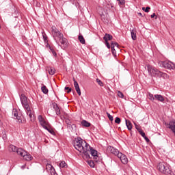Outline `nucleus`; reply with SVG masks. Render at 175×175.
<instances>
[{
  "label": "nucleus",
  "instance_id": "2eb2a0df",
  "mask_svg": "<svg viewBox=\"0 0 175 175\" xmlns=\"http://www.w3.org/2000/svg\"><path fill=\"white\" fill-rule=\"evenodd\" d=\"M12 116L16 120H18V122H23V120H21V117L18 116V112H17V109H13L12 110Z\"/></svg>",
  "mask_w": 175,
  "mask_h": 175
},
{
  "label": "nucleus",
  "instance_id": "b1692460",
  "mask_svg": "<svg viewBox=\"0 0 175 175\" xmlns=\"http://www.w3.org/2000/svg\"><path fill=\"white\" fill-rule=\"evenodd\" d=\"M126 126H127V129L129 131H132V122L131 121L126 120Z\"/></svg>",
  "mask_w": 175,
  "mask_h": 175
},
{
  "label": "nucleus",
  "instance_id": "6e6d98bb",
  "mask_svg": "<svg viewBox=\"0 0 175 175\" xmlns=\"http://www.w3.org/2000/svg\"><path fill=\"white\" fill-rule=\"evenodd\" d=\"M18 24V21H16V25H17Z\"/></svg>",
  "mask_w": 175,
  "mask_h": 175
},
{
  "label": "nucleus",
  "instance_id": "aec40b11",
  "mask_svg": "<svg viewBox=\"0 0 175 175\" xmlns=\"http://www.w3.org/2000/svg\"><path fill=\"white\" fill-rule=\"evenodd\" d=\"M81 125L85 128H89V126H91V123L87 122V120H83L81 121Z\"/></svg>",
  "mask_w": 175,
  "mask_h": 175
},
{
  "label": "nucleus",
  "instance_id": "bb28decb",
  "mask_svg": "<svg viewBox=\"0 0 175 175\" xmlns=\"http://www.w3.org/2000/svg\"><path fill=\"white\" fill-rule=\"evenodd\" d=\"M64 120H65L66 124H67L69 128H70V124H72V120H70V119H69L68 118L64 117Z\"/></svg>",
  "mask_w": 175,
  "mask_h": 175
},
{
  "label": "nucleus",
  "instance_id": "79ce46f5",
  "mask_svg": "<svg viewBox=\"0 0 175 175\" xmlns=\"http://www.w3.org/2000/svg\"><path fill=\"white\" fill-rule=\"evenodd\" d=\"M96 81H97L98 85H100V87H103V83L102 82V81H100V79H97Z\"/></svg>",
  "mask_w": 175,
  "mask_h": 175
},
{
  "label": "nucleus",
  "instance_id": "6e6552de",
  "mask_svg": "<svg viewBox=\"0 0 175 175\" xmlns=\"http://www.w3.org/2000/svg\"><path fill=\"white\" fill-rule=\"evenodd\" d=\"M38 120L41 125V126H42V128H44V129H47V126H50V123L46 121L44 118H43V116H42V115H39L38 117Z\"/></svg>",
  "mask_w": 175,
  "mask_h": 175
},
{
  "label": "nucleus",
  "instance_id": "49530a36",
  "mask_svg": "<svg viewBox=\"0 0 175 175\" xmlns=\"http://www.w3.org/2000/svg\"><path fill=\"white\" fill-rule=\"evenodd\" d=\"M105 44L107 49H110L111 47V46H110V43H109V41H105Z\"/></svg>",
  "mask_w": 175,
  "mask_h": 175
},
{
  "label": "nucleus",
  "instance_id": "4be33fe9",
  "mask_svg": "<svg viewBox=\"0 0 175 175\" xmlns=\"http://www.w3.org/2000/svg\"><path fill=\"white\" fill-rule=\"evenodd\" d=\"M46 70L49 72V75H51V76L55 74V68L53 67L48 68Z\"/></svg>",
  "mask_w": 175,
  "mask_h": 175
},
{
  "label": "nucleus",
  "instance_id": "c9c22d12",
  "mask_svg": "<svg viewBox=\"0 0 175 175\" xmlns=\"http://www.w3.org/2000/svg\"><path fill=\"white\" fill-rule=\"evenodd\" d=\"M59 167H66V163L65 161H62L59 163Z\"/></svg>",
  "mask_w": 175,
  "mask_h": 175
},
{
  "label": "nucleus",
  "instance_id": "f3484780",
  "mask_svg": "<svg viewBox=\"0 0 175 175\" xmlns=\"http://www.w3.org/2000/svg\"><path fill=\"white\" fill-rule=\"evenodd\" d=\"M154 99L158 100L159 102H165V98L161 94H155Z\"/></svg>",
  "mask_w": 175,
  "mask_h": 175
},
{
  "label": "nucleus",
  "instance_id": "1a4fd4ad",
  "mask_svg": "<svg viewBox=\"0 0 175 175\" xmlns=\"http://www.w3.org/2000/svg\"><path fill=\"white\" fill-rule=\"evenodd\" d=\"M46 170L48 173H50L51 175H55V169L51 165V164L47 163L46 165Z\"/></svg>",
  "mask_w": 175,
  "mask_h": 175
},
{
  "label": "nucleus",
  "instance_id": "58836bf2",
  "mask_svg": "<svg viewBox=\"0 0 175 175\" xmlns=\"http://www.w3.org/2000/svg\"><path fill=\"white\" fill-rule=\"evenodd\" d=\"M139 133L141 135V136H142V137H145L146 133L143 132V130L139 129Z\"/></svg>",
  "mask_w": 175,
  "mask_h": 175
},
{
  "label": "nucleus",
  "instance_id": "f8f14e48",
  "mask_svg": "<svg viewBox=\"0 0 175 175\" xmlns=\"http://www.w3.org/2000/svg\"><path fill=\"white\" fill-rule=\"evenodd\" d=\"M74 81V87L78 94V95L80 96L81 95V91L80 90V86H79V83L77 82L76 79H72Z\"/></svg>",
  "mask_w": 175,
  "mask_h": 175
},
{
  "label": "nucleus",
  "instance_id": "412c9836",
  "mask_svg": "<svg viewBox=\"0 0 175 175\" xmlns=\"http://www.w3.org/2000/svg\"><path fill=\"white\" fill-rule=\"evenodd\" d=\"M25 161H32V156H31L30 154H28V152H26V154L23 157Z\"/></svg>",
  "mask_w": 175,
  "mask_h": 175
},
{
  "label": "nucleus",
  "instance_id": "423d86ee",
  "mask_svg": "<svg viewBox=\"0 0 175 175\" xmlns=\"http://www.w3.org/2000/svg\"><path fill=\"white\" fill-rule=\"evenodd\" d=\"M158 65L160 66V68H165V69H169L170 70H174L175 69V65L174 63L170 62V61H161L159 60L158 62Z\"/></svg>",
  "mask_w": 175,
  "mask_h": 175
},
{
  "label": "nucleus",
  "instance_id": "2f4dec72",
  "mask_svg": "<svg viewBox=\"0 0 175 175\" xmlns=\"http://www.w3.org/2000/svg\"><path fill=\"white\" fill-rule=\"evenodd\" d=\"M12 16L15 18H18V17L20 16V14H18V10H15L14 12L12 14Z\"/></svg>",
  "mask_w": 175,
  "mask_h": 175
},
{
  "label": "nucleus",
  "instance_id": "864d4df0",
  "mask_svg": "<svg viewBox=\"0 0 175 175\" xmlns=\"http://www.w3.org/2000/svg\"><path fill=\"white\" fill-rule=\"evenodd\" d=\"M3 139L4 140H5V139H6V135H3Z\"/></svg>",
  "mask_w": 175,
  "mask_h": 175
},
{
  "label": "nucleus",
  "instance_id": "4c0bfd02",
  "mask_svg": "<svg viewBox=\"0 0 175 175\" xmlns=\"http://www.w3.org/2000/svg\"><path fill=\"white\" fill-rule=\"evenodd\" d=\"M116 124H121V118L116 117L115 119Z\"/></svg>",
  "mask_w": 175,
  "mask_h": 175
},
{
  "label": "nucleus",
  "instance_id": "603ef678",
  "mask_svg": "<svg viewBox=\"0 0 175 175\" xmlns=\"http://www.w3.org/2000/svg\"><path fill=\"white\" fill-rule=\"evenodd\" d=\"M138 15H139V16H141V17H143V14H142L141 12H139V13H138Z\"/></svg>",
  "mask_w": 175,
  "mask_h": 175
},
{
  "label": "nucleus",
  "instance_id": "c756f323",
  "mask_svg": "<svg viewBox=\"0 0 175 175\" xmlns=\"http://www.w3.org/2000/svg\"><path fill=\"white\" fill-rule=\"evenodd\" d=\"M87 162L89 166H90V167H95V163L94 162V161L88 160Z\"/></svg>",
  "mask_w": 175,
  "mask_h": 175
},
{
  "label": "nucleus",
  "instance_id": "f257e3e1",
  "mask_svg": "<svg viewBox=\"0 0 175 175\" xmlns=\"http://www.w3.org/2000/svg\"><path fill=\"white\" fill-rule=\"evenodd\" d=\"M74 147L75 150H77L79 152H83V154H87V152L90 150V144L80 137L75 140Z\"/></svg>",
  "mask_w": 175,
  "mask_h": 175
},
{
  "label": "nucleus",
  "instance_id": "5fc2aeb1",
  "mask_svg": "<svg viewBox=\"0 0 175 175\" xmlns=\"http://www.w3.org/2000/svg\"><path fill=\"white\" fill-rule=\"evenodd\" d=\"M22 169H25V165L22 166Z\"/></svg>",
  "mask_w": 175,
  "mask_h": 175
},
{
  "label": "nucleus",
  "instance_id": "c03bdc74",
  "mask_svg": "<svg viewBox=\"0 0 175 175\" xmlns=\"http://www.w3.org/2000/svg\"><path fill=\"white\" fill-rule=\"evenodd\" d=\"M51 51L54 57H57V53L55 52V51H54V49H51Z\"/></svg>",
  "mask_w": 175,
  "mask_h": 175
},
{
  "label": "nucleus",
  "instance_id": "dca6fc26",
  "mask_svg": "<svg viewBox=\"0 0 175 175\" xmlns=\"http://www.w3.org/2000/svg\"><path fill=\"white\" fill-rule=\"evenodd\" d=\"M16 153L18 154V155H20L21 157H25V154H27V152L24 150H23V148H18L16 150Z\"/></svg>",
  "mask_w": 175,
  "mask_h": 175
},
{
  "label": "nucleus",
  "instance_id": "cd10ccee",
  "mask_svg": "<svg viewBox=\"0 0 175 175\" xmlns=\"http://www.w3.org/2000/svg\"><path fill=\"white\" fill-rule=\"evenodd\" d=\"M79 40L82 44H85V40L83 36H79Z\"/></svg>",
  "mask_w": 175,
  "mask_h": 175
},
{
  "label": "nucleus",
  "instance_id": "20e7f679",
  "mask_svg": "<svg viewBox=\"0 0 175 175\" xmlns=\"http://www.w3.org/2000/svg\"><path fill=\"white\" fill-rule=\"evenodd\" d=\"M157 170L163 174H172V170H170V166L169 164L165 162H160L157 165Z\"/></svg>",
  "mask_w": 175,
  "mask_h": 175
},
{
  "label": "nucleus",
  "instance_id": "9d476101",
  "mask_svg": "<svg viewBox=\"0 0 175 175\" xmlns=\"http://www.w3.org/2000/svg\"><path fill=\"white\" fill-rule=\"evenodd\" d=\"M107 151H109L110 153L113 154V155H117V157H118V154H121V152H120V151L117 148L113 146H108Z\"/></svg>",
  "mask_w": 175,
  "mask_h": 175
},
{
  "label": "nucleus",
  "instance_id": "a211bd4d",
  "mask_svg": "<svg viewBox=\"0 0 175 175\" xmlns=\"http://www.w3.org/2000/svg\"><path fill=\"white\" fill-rule=\"evenodd\" d=\"M105 42H109V40H113V36L106 33L105 36L103 37Z\"/></svg>",
  "mask_w": 175,
  "mask_h": 175
},
{
  "label": "nucleus",
  "instance_id": "ea45409f",
  "mask_svg": "<svg viewBox=\"0 0 175 175\" xmlns=\"http://www.w3.org/2000/svg\"><path fill=\"white\" fill-rule=\"evenodd\" d=\"M151 9V8L150 7H146V8H143L142 10H144V12H146V13H148V12H150V10Z\"/></svg>",
  "mask_w": 175,
  "mask_h": 175
},
{
  "label": "nucleus",
  "instance_id": "393cba45",
  "mask_svg": "<svg viewBox=\"0 0 175 175\" xmlns=\"http://www.w3.org/2000/svg\"><path fill=\"white\" fill-rule=\"evenodd\" d=\"M17 149V147H16L14 145H10L9 146V151H12V152H16Z\"/></svg>",
  "mask_w": 175,
  "mask_h": 175
},
{
  "label": "nucleus",
  "instance_id": "f03ea898",
  "mask_svg": "<svg viewBox=\"0 0 175 175\" xmlns=\"http://www.w3.org/2000/svg\"><path fill=\"white\" fill-rule=\"evenodd\" d=\"M52 29V35L57 43V44H59L58 43V41H57V38H58L59 42L62 46H68V40L65 38H64V34L61 33V31H58V29L55 26H52L51 27Z\"/></svg>",
  "mask_w": 175,
  "mask_h": 175
},
{
  "label": "nucleus",
  "instance_id": "8fccbe9b",
  "mask_svg": "<svg viewBox=\"0 0 175 175\" xmlns=\"http://www.w3.org/2000/svg\"><path fill=\"white\" fill-rule=\"evenodd\" d=\"M144 138L145 139L146 142H147V143H148V142H150V139H148V137H147V136L144 137Z\"/></svg>",
  "mask_w": 175,
  "mask_h": 175
},
{
  "label": "nucleus",
  "instance_id": "a18cd8bd",
  "mask_svg": "<svg viewBox=\"0 0 175 175\" xmlns=\"http://www.w3.org/2000/svg\"><path fill=\"white\" fill-rule=\"evenodd\" d=\"M151 18H154V17H155V20H157V18H158V16H157V14L155 13H153L151 16H150Z\"/></svg>",
  "mask_w": 175,
  "mask_h": 175
},
{
  "label": "nucleus",
  "instance_id": "37998d69",
  "mask_svg": "<svg viewBox=\"0 0 175 175\" xmlns=\"http://www.w3.org/2000/svg\"><path fill=\"white\" fill-rule=\"evenodd\" d=\"M118 96H119V98H122V99L124 98V94H122V92H121L120 91L118 92Z\"/></svg>",
  "mask_w": 175,
  "mask_h": 175
},
{
  "label": "nucleus",
  "instance_id": "7ed1b4c3",
  "mask_svg": "<svg viewBox=\"0 0 175 175\" xmlns=\"http://www.w3.org/2000/svg\"><path fill=\"white\" fill-rule=\"evenodd\" d=\"M146 68H147V70H148L149 75H150V76L152 77L161 78V77H163V76H165V72L160 71L157 68H155L151 65H147Z\"/></svg>",
  "mask_w": 175,
  "mask_h": 175
},
{
  "label": "nucleus",
  "instance_id": "ddd939ff",
  "mask_svg": "<svg viewBox=\"0 0 175 175\" xmlns=\"http://www.w3.org/2000/svg\"><path fill=\"white\" fill-rule=\"evenodd\" d=\"M52 106L53 107V109L55 111V113L57 116H60L61 115V108L58 106V104L53 103H52Z\"/></svg>",
  "mask_w": 175,
  "mask_h": 175
},
{
  "label": "nucleus",
  "instance_id": "9b49d317",
  "mask_svg": "<svg viewBox=\"0 0 175 175\" xmlns=\"http://www.w3.org/2000/svg\"><path fill=\"white\" fill-rule=\"evenodd\" d=\"M118 158L120 159L122 163L124 165H126V163H128V157H126L125 154L120 152L118 154Z\"/></svg>",
  "mask_w": 175,
  "mask_h": 175
},
{
  "label": "nucleus",
  "instance_id": "e433bc0d",
  "mask_svg": "<svg viewBox=\"0 0 175 175\" xmlns=\"http://www.w3.org/2000/svg\"><path fill=\"white\" fill-rule=\"evenodd\" d=\"M107 116L109 121H113V116H111L110 113H109V112H107Z\"/></svg>",
  "mask_w": 175,
  "mask_h": 175
},
{
  "label": "nucleus",
  "instance_id": "09e8293b",
  "mask_svg": "<svg viewBox=\"0 0 175 175\" xmlns=\"http://www.w3.org/2000/svg\"><path fill=\"white\" fill-rule=\"evenodd\" d=\"M111 44H113V48L115 47V46L116 47H118V43H117V42H111Z\"/></svg>",
  "mask_w": 175,
  "mask_h": 175
},
{
  "label": "nucleus",
  "instance_id": "a19ab883",
  "mask_svg": "<svg viewBox=\"0 0 175 175\" xmlns=\"http://www.w3.org/2000/svg\"><path fill=\"white\" fill-rule=\"evenodd\" d=\"M42 38L44 39V42L46 43L47 42V35H46L45 33H42Z\"/></svg>",
  "mask_w": 175,
  "mask_h": 175
},
{
  "label": "nucleus",
  "instance_id": "473e14b6",
  "mask_svg": "<svg viewBox=\"0 0 175 175\" xmlns=\"http://www.w3.org/2000/svg\"><path fill=\"white\" fill-rule=\"evenodd\" d=\"M106 8L109 10H114V6H113V4H107Z\"/></svg>",
  "mask_w": 175,
  "mask_h": 175
},
{
  "label": "nucleus",
  "instance_id": "c85d7f7f",
  "mask_svg": "<svg viewBox=\"0 0 175 175\" xmlns=\"http://www.w3.org/2000/svg\"><path fill=\"white\" fill-rule=\"evenodd\" d=\"M41 90L43 94H49V89H47V87H46V85L42 86Z\"/></svg>",
  "mask_w": 175,
  "mask_h": 175
},
{
  "label": "nucleus",
  "instance_id": "f704fd0d",
  "mask_svg": "<svg viewBox=\"0 0 175 175\" xmlns=\"http://www.w3.org/2000/svg\"><path fill=\"white\" fill-rule=\"evenodd\" d=\"M64 90L66 91L67 94H70V92H72V89L69 87H65Z\"/></svg>",
  "mask_w": 175,
  "mask_h": 175
},
{
  "label": "nucleus",
  "instance_id": "7c9ffc66",
  "mask_svg": "<svg viewBox=\"0 0 175 175\" xmlns=\"http://www.w3.org/2000/svg\"><path fill=\"white\" fill-rule=\"evenodd\" d=\"M148 96H149L150 100H152V102H154L155 100V96H154V94L149 93Z\"/></svg>",
  "mask_w": 175,
  "mask_h": 175
},
{
  "label": "nucleus",
  "instance_id": "3c124183",
  "mask_svg": "<svg viewBox=\"0 0 175 175\" xmlns=\"http://www.w3.org/2000/svg\"><path fill=\"white\" fill-rule=\"evenodd\" d=\"M135 126L137 131H138V132H139V129H142L139 128V126H137V124H136V123H135Z\"/></svg>",
  "mask_w": 175,
  "mask_h": 175
},
{
  "label": "nucleus",
  "instance_id": "6ab92c4d",
  "mask_svg": "<svg viewBox=\"0 0 175 175\" xmlns=\"http://www.w3.org/2000/svg\"><path fill=\"white\" fill-rule=\"evenodd\" d=\"M46 131H48V132H49V133H51V135H53V136H55V131H54V130L49 126H46Z\"/></svg>",
  "mask_w": 175,
  "mask_h": 175
},
{
  "label": "nucleus",
  "instance_id": "de8ad7c7",
  "mask_svg": "<svg viewBox=\"0 0 175 175\" xmlns=\"http://www.w3.org/2000/svg\"><path fill=\"white\" fill-rule=\"evenodd\" d=\"M70 126H71V128H72V129L73 130L74 129V131H76V124H70Z\"/></svg>",
  "mask_w": 175,
  "mask_h": 175
},
{
  "label": "nucleus",
  "instance_id": "0eeeda50",
  "mask_svg": "<svg viewBox=\"0 0 175 175\" xmlns=\"http://www.w3.org/2000/svg\"><path fill=\"white\" fill-rule=\"evenodd\" d=\"M20 100L24 109H28L29 108V105L28 104V98L25 96V94H22L20 96Z\"/></svg>",
  "mask_w": 175,
  "mask_h": 175
},
{
  "label": "nucleus",
  "instance_id": "72a5a7b5",
  "mask_svg": "<svg viewBox=\"0 0 175 175\" xmlns=\"http://www.w3.org/2000/svg\"><path fill=\"white\" fill-rule=\"evenodd\" d=\"M118 2V5L124 6L125 5V0H117Z\"/></svg>",
  "mask_w": 175,
  "mask_h": 175
},
{
  "label": "nucleus",
  "instance_id": "a878e982",
  "mask_svg": "<svg viewBox=\"0 0 175 175\" xmlns=\"http://www.w3.org/2000/svg\"><path fill=\"white\" fill-rule=\"evenodd\" d=\"M111 52H112L113 57H117V52L116 51V49H114L113 44H111Z\"/></svg>",
  "mask_w": 175,
  "mask_h": 175
},
{
  "label": "nucleus",
  "instance_id": "5701e85b",
  "mask_svg": "<svg viewBox=\"0 0 175 175\" xmlns=\"http://www.w3.org/2000/svg\"><path fill=\"white\" fill-rule=\"evenodd\" d=\"M130 31L133 40H136V39H137V37L136 36V31L134 29H131Z\"/></svg>",
  "mask_w": 175,
  "mask_h": 175
},
{
  "label": "nucleus",
  "instance_id": "4468645a",
  "mask_svg": "<svg viewBox=\"0 0 175 175\" xmlns=\"http://www.w3.org/2000/svg\"><path fill=\"white\" fill-rule=\"evenodd\" d=\"M25 110H26L27 114L29 117L30 121H31V122H33V121H35V116L32 113V111H31V108L29 107V109Z\"/></svg>",
  "mask_w": 175,
  "mask_h": 175
},
{
  "label": "nucleus",
  "instance_id": "39448f33",
  "mask_svg": "<svg viewBox=\"0 0 175 175\" xmlns=\"http://www.w3.org/2000/svg\"><path fill=\"white\" fill-rule=\"evenodd\" d=\"M90 154H91L92 157H93L94 162H98V151L91 148L90 146L88 151H87L86 153L83 154V158L85 159H91V156H90Z\"/></svg>",
  "mask_w": 175,
  "mask_h": 175
}]
</instances>
